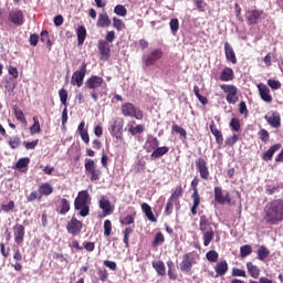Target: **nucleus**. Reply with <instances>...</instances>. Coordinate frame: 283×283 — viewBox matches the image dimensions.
<instances>
[{
	"label": "nucleus",
	"mask_w": 283,
	"mask_h": 283,
	"mask_svg": "<svg viewBox=\"0 0 283 283\" xmlns=\"http://www.w3.org/2000/svg\"><path fill=\"white\" fill-rule=\"evenodd\" d=\"M263 220L266 224L283 222V199L268 201L263 208Z\"/></svg>",
	"instance_id": "obj_1"
},
{
	"label": "nucleus",
	"mask_w": 283,
	"mask_h": 283,
	"mask_svg": "<svg viewBox=\"0 0 283 283\" xmlns=\"http://www.w3.org/2000/svg\"><path fill=\"white\" fill-rule=\"evenodd\" d=\"M91 200L92 198H90V192H87V190L80 191L75 198L74 207L76 211H80V216H82V218H87V216H90Z\"/></svg>",
	"instance_id": "obj_2"
},
{
	"label": "nucleus",
	"mask_w": 283,
	"mask_h": 283,
	"mask_svg": "<svg viewBox=\"0 0 283 283\" xmlns=\"http://www.w3.org/2000/svg\"><path fill=\"white\" fill-rule=\"evenodd\" d=\"M125 123L120 118H113L108 125V132L111 136H114L117 140H123V127Z\"/></svg>",
	"instance_id": "obj_3"
},
{
	"label": "nucleus",
	"mask_w": 283,
	"mask_h": 283,
	"mask_svg": "<svg viewBox=\"0 0 283 283\" xmlns=\"http://www.w3.org/2000/svg\"><path fill=\"white\" fill-rule=\"evenodd\" d=\"M122 114L129 118H136V120H143V112L132 103H125L122 105Z\"/></svg>",
	"instance_id": "obj_4"
},
{
	"label": "nucleus",
	"mask_w": 283,
	"mask_h": 283,
	"mask_svg": "<svg viewBox=\"0 0 283 283\" xmlns=\"http://www.w3.org/2000/svg\"><path fill=\"white\" fill-rule=\"evenodd\" d=\"M87 74V63L81 65L80 71H75L71 78V85H76L77 87L83 86V81H85V75Z\"/></svg>",
	"instance_id": "obj_5"
},
{
	"label": "nucleus",
	"mask_w": 283,
	"mask_h": 283,
	"mask_svg": "<svg viewBox=\"0 0 283 283\" xmlns=\"http://www.w3.org/2000/svg\"><path fill=\"white\" fill-rule=\"evenodd\" d=\"M220 87L228 94L226 97L227 103L235 105V103H238V87L229 84H223Z\"/></svg>",
	"instance_id": "obj_6"
},
{
	"label": "nucleus",
	"mask_w": 283,
	"mask_h": 283,
	"mask_svg": "<svg viewBox=\"0 0 283 283\" xmlns=\"http://www.w3.org/2000/svg\"><path fill=\"white\" fill-rule=\"evenodd\" d=\"M264 119L266 120L268 125H271V127H274L275 129L282 127V117H280V113L277 112L268 113L264 116Z\"/></svg>",
	"instance_id": "obj_7"
},
{
	"label": "nucleus",
	"mask_w": 283,
	"mask_h": 283,
	"mask_svg": "<svg viewBox=\"0 0 283 283\" xmlns=\"http://www.w3.org/2000/svg\"><path fill=\"white\" fill-rule=\"evenodd\" d=\"M163 59V50L160 49H155L150 52V54L144 56V63L147 67L150 65H154L156 61H160Z\"/></svg>",
	"instance_id": "obj_8"
},
{
	"label": "nucleus",
	"mask_w": 283,
	"mask_h": 283,
	"mask_svg": "<svg viewBox=\"0 0 283 283\" xmlns=\"http://www.w3.org/2000/svg\"><path fill=\"white\" fill-rule=\"evenodd\" d=\"M214 200L219 205H231V195L229 192L226 196L222 193V188L216 187L214 188Z\"/></svg>",
	"instance_id": "obj_9"
},
{
	"label": "nucleus",
	"mask_w": 283,
	"mask_h": 283,
	"mask_svg": "<svg viewBox=\"0 0 283 283\" xmlns=\"http://www.w3.org/2000/svg\"><path fill=\"white\" fill-rule=\"evenodd\" d=\"M99 209H102L104 217L112 216L114 213V207L112 206L109 199H107L105 196L99 197Z\"/></svg>",
	"instance_id": "obj_10"
},
{
	"label": "nucleus",
	"mask_w": 283,
	"mask_h": 283,
	"mask_svg": "<svg viewBox=\"0 0 283 283\" xmlns=\"http://www.w3.org/2000/svg\"><path fill=\"white\" fill-rule=\"evenodd\" d=\"M13 235L15 244H23V240L25 238V227L22 224H15L13 227Z\"/></svg>",
	"instance_id": "obj_11"
},
{
	"label": "nucleus",
	"mask_w": 283,
	"mask_h": 283,
	"mask_svg": "<svg viewBox=\"0 0 283 283\" xmlns=\"http://www.w3.org/2000/svg\"><path fill=\"white\" fill-rule=\"evenodd\" d=\"M66 229L69 233H71V235H76L77 233H81V230L83 229V223L76 218H72Z\"/></svg>",
	"instance_id": "obj_12"
},
{
	"label": "nucleus",
	"mask_w": 283,
	"mask_h": 283,
	"mask_svg": "<svg viewBox=\"0 0 283 283\" xmlns=\"http://www.w3.org/2000/svg\"><path fill=\"white\" fill-rule=\"evenodd\" d=\"M98 52H99L101 59H103L104 61H107L109 59V52H111L109 43L105 40H99Z\"/></svg>",
	"instance_id": "obj_13"
},
{
	"label": "nucleus",
	"mask_w": 283,
	"mask_h": 283,
	"mask_svg": "<svg viewBox=\"0 0 283 283\" xmlns=\"http://www.w3.org/2000/svg\"><path fill=\"white\" fill-rule=\"evenodd\" d=\"M259 94L264 103H272L273 97L271 96V90L265 84H258Z\"/></svg>",
	"instance_id": "obj_14"
},
{
	"label": "nucleus",
	"mask_w": 283,
	"mask_h": 283,
	"mask_svg": "<svg viewBox=\"0 0 283 283\" xmlns=\"http://www.w3.org/2000/svg\"><path fill=\"white\" fill-rule=\"evenodd\" d=\"M9 21L13 23V25H23V11L15 9L9 13Z\"/></svg>",
	"instance_id": "obj_15"
},
{
	"label": "nucleus",
	"mask_w": 283,
	"mask_h": 283,
	"mask_svg": "<svg viewBox=\"0 0 283 283\" xmlns=\"http://www.w3.org/2000/svg\"><path fill=\"white\" fill-rule=\"evenodd\" d=\"M103 85V77L92 75L86 82H85V88L86 90H96Z\"/></svg>",
	"instance_id": "obj_16"
},
{
	"label": "nucleus",
	"mask_w": 283,
	"mask_h": 283,
	"mask_svg": "<svg viewBox=\"0 0 283 283\" xmlns=\"http://www.w3.org/2000/svg\"><path fill=\"white\" fill-rule=\"evenodd\" d=\"M197 169L203 180L209 178V168L207 167V161L205 159L199 158L197 160Z\"/></svg>",
	"instance_id": "obj_17"
},
{
	"label": "nucleus",
	"mask_w": 283,
	"mask_h": 283,
	"mask_svg": "<svg viewBox=\"0 0 283 283\" xmlns=\"http://www.w3.org/2000/svg\"><path fill=\"white\" fill-rule=\"evenodd\" d=\"M224 52L227 61H230L232 65L238 63V57H235V51H233V46L229 42H224Z\"/></svg>",
	"instance_id": "obj_18"
},
{
	"label": "nucleus",
	"mask_w": 283,
	"mask_h": 283,
	"mask_svg": "<svg viewBox=\"0 0 283 283\" xmlns=\"http://www.w3.org/2000/svg\"><path fill=\"white\" fill-rule=\"evenodd\" d=\"M201 233H202L203 247H209V244L213 242L216 232L213 231V229H209V230H201Z\"/></svg>",
	"instance_id": "obj_19"
},
{
	"label": "nucleus",
	"mask_w": 283,
	"mask_h": 283,
	"mask_svg": "<svg viewBox=\"0 0 283 283\" xmlns=\"http://www.w3.org/2000/svg\"><path fill=\"white\" fill-rule=\"evenodd\" d=\"M96 25L97 28H109L112 25L109 15H107V13H99Z\"/></svg>",
	"instance_id": "obj_20"
},
{
	"label": "nucleus",
	"mask_w": 283,
	"mask_h": 283,
	"mask_svg": "<svg viewBox=\"0 0 283 283\" xmlns=\"http://www.w3.org/2000/svg\"><path fill=\"white\" fill-rule=\"evenodd\" d=\"M191 198L193 202L191 207V213L192 216H198V207H200V193H198V189H195Z\"/></svg>",
	"instance_id": "obj_21"
},
{
	"label": "nucleus",
	"mask_w": 283,
	"mask_h": 283,
	"mask_svg": "<svg viewBox=\"0 0 283 283\" xmlns=\"http://www.w3.org/2000/svg\"><path fill=\"white\" fill-rule=\"evenodd\" d=\"M281 148H282L281 144H275L271 146L269 150L264 153L263 160H265L266 163H269V160H272L275 151L280 150Z\"/></svg>",
	"instance_id": "obj_22"
},
{
	"label": "nucleus",
	"mask_w": 283,
	"mask_h": 283,
	"mask_svg": "<svg viewBox=\"0 0 283 283\" xmlns=\"http://www.w3.org/2000/svg\"><path fill=\"white\" fill-rule=\"evenodd\" d=\"M214 271L217 275H227V272L229 271V263L227 261H221L214 266Z\"/></svg>",
	"instance_id": "obj_23"
},
{
	"label": "nucleus",
	"mask_w": 283,
	"mask_h": 283,
	"mask_svg": "<svg viewBox=\"0 0 283 283\" xmlns=\"http://www.w3.org/2000/svg\"><path fill=\"white\" fill-rule=\"evenodd\" d=\"M191 266H193V263H191L189 254H185L184 260L180 263L181 271L189 273L191 271Z\"/></svg>",
	"instance_id": "obj_24"
},
{
	"label": "nucleus",
	"mask_w": 283,
	"mask_h": 283,
	"mask_svg": "<svg viewBox=\"0 0 283 283\" xmlns=\"http://www.w3.org/2000/svg\"><path fill=\"white\" fill-rule=\"evenodd\" d=\"M262 17H264V12L263 11L254 10V11H252L249 14L248 23L255 24V23H258V21H260V19H262Z\"/></svg>",
	"instance_id": "obj_25"
},
{
	"label": "nucleus",
	"mask_w": 283,
	"mask_h": 283,
	"mask_svg": "<svg viewBox=\"0 0 283 283\" xmlns=\"http://www.w3.org/2000/svg\"><path fill=\"white\" fill-rule=\"evenodd\" d=\"M39 192L42 197L52 196V193H54V188L52 187V185H50V182H44L39 187Z\"/></svg>",
	"instance_id": "obj_26"
},
{
	"label": "nucleus",
	"mask_w": 283,
	"mask_h": 283,
	"mask_svg": "<svg viewBox=\"0 0 283 283\" xmlns=\"http://www.w3.org/2000/svg\"><path fill=\"white\" fill-rule=\"evenodd\" d=\"M210 132L211 134L214 136L216 138V143L218 145H222L224 143V137L222 136V132H220V129H218L216 126L210 125Z\"/></svg>",
	"instance_id": "obj_27"
},
{
	"label": "nucleus",
	"mask_w": 283,
	"mask_h": 283,
	"mask_svg": "<svg viewBox=\"0 0 283 283\" xmlns=\"http://www.w3.org/2000/svg\"><path fill=\"white\" fill-rule=\"evenodd\" d=\"M209 229H213L211 227V221H209V218L207 216L202 214L199 220V230L207 231Z\"/></svg>",
	"instance_id": "obj_28"
},
{
	"label": "nucleus",
	"mask_w": 283,
	"mask_h": 283,
	"mask_svg": "<svg viewBox=\"0 0 283 283\" xmlns=\"http://www.w3.org/2000/svg\"><path fill=\"white\" fill-rule=\"evenodd\" d=\"M247 269L251 277H254V280H258V277H260V268H258V265H254L252 262H248Z\"/></svg>",
	"instance_id": "obj_29"
},
{
	"label": "nucleus",
	"mask_w": 283,
	"mask_h": 283,
	"mask_svg": "<svg viewBox=\"0 0 283 283\" xmlns=\"http://www.w3.org/2000/svg\"><path fill=\"white\" fill-rule=\"evenodd\" d=\"M220 81H223V82L233 81V69L231 67L223 69L220 75Z\"/></svg>",
	"instance_id": "obj_30"
},
{
	"label": "nucleus",
	"mask_w": 283,
	"mask_h": 283,
	"mask_svg": "<svg viewBox=\"0 0 283 283\" xmlns=\"http://www.w3.org/2000/svg\"><path fill=\"white\" fill-rule=\"evenodd\" d=\"M256 255H258V260H260L261 262H264V260H266V258L271 255V251H269L265 245H261L256 251Z\"/></svg>",
	"instance_id": "obj_31"
},
{
	"label": "nucleus",
	"mask_w": 283,
	"mask_h": 283,
	"mask_svg": "<svg viewBox=\"0 0 283 283\" xmlns=\"http://www.w3.org/2000/svg\"><path fill=\"white\" fill-rule=\"evenodd\" d=\"M142 211H144L145 216L150 220V222H156V217L154 216V212L151 211V206L148 203L142 205Z\"/></svg>",
	"instance_id": "obj_32"
},
{
	"label": "nucleus",
	"mask_w": 283,
	"mask_h": 283,
	"mask_svg": "<svg viewBox=\"0 0 283 283\" xmlns=\"http://www.w3.org/2000/svg\"><path fill=\"white\" fill-rule=\"evenodd\" d=\"M76 32H77V43L78 45H83V43H85V38L87 36V30L85 29V27L80 25Z\"/></svg>",
	"instance_id": "obj_33"
},
{
	"label": "nucleus",
	"mask_w": 283,
	"mask_h": 283,
	"mask_svg": "<svg viewBox=\"0 0 283 283\" xmlns=\"http://www.w3.org/2000/svg\"><path fill=\"white\" fill-rule=\"evenodd\" d=\"M153 269H155L158 275H165L167 273L165 262L163 261H153Z\"/></svg>",
	"instance_id": "obj_34"
},
{
	"label": "nucleus",
	"mask_w": 283,
	"mask_h": 283,
	"mask_svg": "<svg viewBox=\"0 0 283 283\" xmlns=\"http://www.w3.org/2000/svg\"><path fill=\"white\" fill-rule=\"evenodd\" d=\"M169 151V147H157L150 155L153 158H161V156H165Z\"/></svg>",
	"instance_id": "obj_35"
},
{
	"label": "nucleus",
	"mask_w": 283,
	"mask_h": 283,
	"mask_svg": "<svg viewBox=\"0 0 283 283\" xmlns=\"http://www.w3.org/2000/svg\"><path fill=\"white\" fill-rule=\"evenodd\" d=\"M13 112L17 120H20V123H22L23 125H28V119H25V114H23V111H21V108L14 107Z\"/></svg>",
	"instance_id": "obj_36"
},
{
	"label": "nucleus",
	"mask_w": 283,
	"mask_h": 283,
	"mask_svg": "<svg viewBox=\"0 0 283 283\" xmlns=\"http://www.w3.org/2000/svg\"><path fill=\"white\" fill-rule=\"evenodd\" d=\"M127 127L132 136H136V134H143V132H145V127H143V125H137L134 127V125L127 124Z\"/></svg>",
	"instance_id": "obj_37"
},
{
	"label": "nucleus",
	"mask_w": 283,
	"mask_h": 283,
	"mask_svg": "<svg viewBox=\"0 0 283 283\" xmlns=\"http://www.w3.org/2000/svg\"><path fill=\"white\" fill-rule=\"evenodd\" d=\"M30 134L31 136H34V134H41V124L36 117H33V125L30 127Z\"/></svg>",
	"instance_id": "obj_38"
},
{
	"label": "nucleus",
	"mask_w": 283,
	"mask_h": 283,
	"mask_svg": "<svg viewBox=\"0 0 283 283\" xmlns=\"http://www.w3.org/2000/svg\"><path fill=\"white\" fill-rule=\"evenodd\" d=\"M251 253H253V248H251V245L247 244L240 248L241 258H247L251 255Z\"/></svg>",
	"instance_id": "obj_39"
},
{
	"label": "nucleus",
	"mask_w": 283,
	"mask_h": 283,
	"mask_svg": "<svg viewBox=\"0 0 283 283\" xmlns=\"http://www.w3.org/2000/svg\"><path fill=\"white\" fill-rule=\"evenodd\" d=\"M113 28L117 30L118 32L125 30V22L118 18H113Z\"/></svg>",
	"instance_id": "obj_40"
},
{
	"label": "nucleus",
	"mask_w": 283,
	"mask_h": 283,
	"mask_svg": "<svg viewBox=\"0 0 283 283\" xmlns=\"http://www.w3.org/2000/svg\"><path fill=\"white\" fill-rule=\"evenodd\" d=\"M101 170L98 168H95L93 170H91L90 172H87V176H91V180L92 182H95L96 180H101Z\"/></svg>",
	"instance_id": "obj_41"
},
{
	"label": "nucleus",
	"mask_w": 283,
	"mask_h": 283,
	"mask_svg": "<svg viewBox=\"0 0 283 283\" xmlns=\"http://www.w3.org/2000/svg\"><path fill=\"white\" fill-rule=\"evenodd\" d=\"M70 211V201L67 199H62L61 200V210L60 213L61 216H65Z\"/></svg>",
	"instance_id": "obj_42"
},
{
	"label": "nucleus",
	"mask_w": 283,
	"mask_h": 283,
	"mask_svg": "<svg viewBox=\"0 0 283 283\" xmlns=\"http://www.w3.org/2000/svg\"><path fill=\"white\" fill-rule=\"evenodd\" d=\"M84 167L86 174H90V171H93V169L96 168V163H94V159H85Z\"/></svg>",
	"instance_id": "obj_43"
},
{
	"label": "nucleus",
	"mask_w": 283,
	"mask_h": 283,
	"mask_svg": "<svg viewBox=\"0 0 283 283\" xmlns=\"http://www.w3.org/2000/svg\"><path fill=\"white\" fill-rule=\"evenodd\" d=\"M208 262H218L219 254L216 252V250H210L206 254Z\"/></svg>",
	"instance_id": "obj_44"
},
{
	"label": "nucleus",
	"mask_w": 283,
	"mask_h": 283,
	"mask_svg": "<svg viewBox=\"0 0 283 283\" xmlns=\"http://www.w3.org/2000/svg\"><path fill=\"white\" fill-rule=\"evenodd\" d=\"M114 12L115 14H117L118 17H126L127 15V9L125 8V6L122 4H117L114 8Z\"/></svg>",
	"instance_id": "obj_45"
},
{
	"label": "nucleus",
	"mask_w": 283,
	"mask_h": 283,
	"mask_svg": "<svg viewBox=\"0 0 283 283\" xmlns=\"http://www.w3.org/2000/svg\"><path fill=\"white\" fill-rule=\"evenodd\" d=\"M8 145L11 149H17L21 145V139L18 136L10 138Z\"/></svg>",
	"instance_id": "obj_46"
},
{
	"label": "nucleus",
	"mask_w": 283,
	"mask_h": 283,
	"mask_svg": "<svg viewBox=\"0 0 283 283\" xmlns=\"http://www.w3.org/2000/svg\"><path fill=\"white\" fill-rule=\"evenodd\" d=\"M165 242V235L163 234V232H158L155 235V239L153 241V247H158L159 244H163Z\"/></svg>",
	"instance_id": "obj_47"
},
{
	"label": "nucleus",
	"mask_w": 283,
	"mask_h": 283,
	"mask_svg": "<svg viewBox=\"0 0 283 283\" xmlns=\"http://www.w3.org/2000/svg\"><path fill=\"white\" fill-rule=\"evenodd\" d=\"M59 96L62 105H64V107H67V91H65V88H61L59 91Z\"/></svg>",
	"instance_id": "obj_48"
},
{
	"label": "nucleus",
	"mask_w": 283,
	"mask_h": 283,
	"mask_svg": "<svg viewBox=\"0 0 283 283\" xmlns=\"http://www.w3.org/2000/svg\"><path fill=\"white\" fill-rule=\"evenodd\" d=\"M30 165V158L24 157L18 160L17 168L18 169H25Z\"/></svg>",
	"instance_id": "obj_49"
},
{
	"label": "nucleus",
	"mask_w": 283,
	"mask_h": 283,
	"mask_svg": "<svg viewBox=\"0 0 283 283\" xmlns=\"http://www.w3.org/2000/svg\"><path fill=\"white\" fill-rule=\"evenodd\" d=\"M40 41H42V43H46L49 48H52V41H50V34L48 33V31L41 32Z\"/></svg>",
	"instance_id": "obj_50"
},
{
	"label": "nucleus",
	"mask_w": 283,
	"mask_h": 283,
	"mask_svg": "<svg viewBox=\"0 0 283 283\" xmlns=\"http://www.w3.org/2000/svg\"><path fill=\"white\" fill-rule=\"evenodd\" d=\"M132 233H134V229H132L130 227L124 230V244L126 247H129V235H132Z\"/></svg>",
	"instance_id": "obj_51"
},
{
	"label": "nucleus",
	"mask_w": 283,
	"mask_h": 283,
	"mask_svg": "<svg viewBox=\"0 0 283 283\" xmlns=\"http://www.w3.org/2000/svg\"><path fill=\"white\" fill-rule=\"evenodd\" d=\"M182 198V186H177L170 196V199L176 200Z\"/></svg>",
	"instance_id": "obj_52"
},
{
	"label": "nucleus",
	"mask_w": 283,
	"mask_h": 283,
	"mask_svg": "<svg viewBox=\"0 0 283 283\" xmlns=\"http://www.w3.org/2000/svg\"><path fill=\"white\" fill-rule=\"evenodd\" d=\"M42 196L41 192L39 191H32L28 197L27 200L28 202H34V200H41Z\"/></svg>",
	"instance_id": "obj_53"
},
{
	"label": "nucleus",
	"mask_w": 283,
	"mask_h": 283,
	"mask_svg": "<svg viewBox=\"0 0 283 283\" xmlns=\"http://www.w3.org/2000/svg\"><path fill=\"white\" fill-rule=\"evenodd\" d=\"M172 132L180 134L182 138H187V130L179 125H172Z\"/></svg>",
	"instance_id": "obj_54"
},
{
	"label": "nucleus",
	"mask_w": 283,
	"mask_h": 283,
	"mask_svg": "<svg viewBox=\"0 0 283 283\" xmlns=\"http://www.w3.org/2000/svg\"><path fill=\"white\" fill-rule=\"evenodd\" d=\"M104 235H106V237L112 235V221L111 220L104 221Z\"/></svg>",
	"instance_id": "obj_55"
},
{
	"label": "nucleus",
	"mask_w": 283,
	"mask_h": 283,
	"mask_svg": "<svg viewBox=\"0 0 283 283\" xmlns=\"http://www.w3.org/2000/svg\"><path fill=\"white\" fill-rule=\"evenodd\" d=\"M174 202L175 200L169 198L168 202L166 205V209H165V213L166 216H171L172 211H174Z\"/></svg>",
	"instance_id": "obj_56"
},
{
	"label": "nucleus",
	"mask_w": 283,
	"mask_h": 283,
	"mask_svg": "<svg viewBox=\"0 0 283 283\" xmlns=\"http://www.w3.org/2000/svg\"><path fill=\"white\" fill-rule=\"evenodd\" d=\"M1 211H3L4 213H10V211H14V201H9V203L2 205Z\"/></svg>",
	"instance_id": "obj_57"
},
{
	"label": "nucleus",
	"mask_w": 283,
	"mask_h": 283,
	"mask_svg": "<svg viewBox=\"0 0 283 283\" xmlns=\"http://www.w3.org/2000/svg\"><path fill=\"white\" fill-rule=\"evenodd\" d=\"M268 85L271 87V90H280L282 87V83L276 80H268Z\"/></svg>",
	"instance_id": "obj_58"
},
{
	"label": "nucleus",
	"mask_w": 283,
	"mask_h": 283,
	"mask_svg": "<svg viewBox=\"0 0 283 283\" xmlns=\"http://www.w3.org/2000/svg\"><path fill=\"white\" fill-rule=\"evenodd\" d=\"M238 140H239L238 135H232L226 139V145H228V147H233V145H235Z\"/></svg>",
	"instance_id": "obj_59"
},
{
	"label": "nucleus",
	"mask_w": 283,
	"mask_h": 283,
	"mask_svg": "<svg viewBox=\"0 0 283 283\" xmlns=\"http://www.w3.org/2000/svg\"><path fill=\"white\" fill-rule=\"evenodd\" d=\"M15 87H17V83H14L12 81H7L6 82L4 88L7 90V92L9 94H12V92H14Z\"/></svg>",
	"instance_id": "obj_60"
},
{
	"label": "nucleus",
	"mask_w": 283,
	"mask_h": 283,
	"mask_svg": "<svg viewBox=\"0 0 283 283\" xmlns=\"http://www.w3.org/2000/svg\"><path fill=\"white\" fill-rule=\"evenodd\" d=\"M8 73L13 78H19V70L15 66H12V65L8 66Z\"/></svg>",
	"instance_id": "obj_61"
},
{
	"label": "nucleus",
	"mask_w": 283,
	"mask_h": 283,
	"mask_svg": "<svg viewBox=\"0 0 283 283\" xmlns=\"http://www.w3.org/2000/svg\"><path fill=\"white\" fill-rule=\"evenodd\" d=\"M180 23L178 22V19H171L170 20V30L171 32L176 33L177 30H179Z\"/></svg>",
	"instance_id": "obj_62"
},
{
	"label": "nucleus",
	"mask_w": 283,
	"mask_h": 283,
	"mask_svg": "<svg viewBox=\"0 0 283 283\" xmlns=\"http://www.w3.org/2000/svg\"><path fill=\"white\" fill-rule=\"evenodd\" d=\"M230 127L233 132H240V119L232 118L230 122Z\"/></svg>",
	"instance_id": "obj_63"
},
{
	"label": "nucleus",
	"mask_w": 283,
	"mask_h": 283,
	"mask_svg": "<svg viewBox=\"0 0 283 283\" xmlns=\"http://www.w3.org/2000/svg\"><path fill=\"white\" fill-rule=\"evenodd\" d=\"M250 283H273V281L263 276V277L259 279V281L250 280Z\"/></svg>",
	"instance_id": "obj_64"
}]
</instances>
